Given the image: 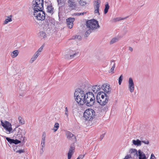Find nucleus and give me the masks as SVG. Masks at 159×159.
<instances>
[{"label": "nucleus", "instance_id": "obj_35", "mask_svg": "<svg viewBox=\"0 0 159 159\" xmlns=\"http://www.w3.org/2000/svg\"><path fill=\"white\" fill-rule=\"evenodd\" d=\"M92 31V30H91L90 29H88V30H87V31L85 33V34L84 35L85 37H88L89 35V34L91 33Z\"/></svg>", "mask_w": 159, "mask_h": 159}, {"label": "nucleus", "instance_id": "obj_47", "mask_svg": "<svg viewBox=\"0 0 159 159\" xmlns=\"http://www.w3.org/2000/svg\"><path fill=\"white\" fill-rule=\"evenodd\" d=\"M45 137H46V134L44 132L43 133V134L42 136V138L45 139Z\"/></svg>", "mask_w": 159, "mask_h": 159}, {"label": "nucleus", "instance_id": "obj_13", "mask_svg": "<svg viewBox=\"0 0 159 159\" xmlns=\"http://www.w3.org/2000/svg\"><path fill=\"white\" fill-rule=\"evenodd\" d=\"M129 155L132 158H134V156H137L138 151L135 149L131 148L129 149Z\"/></svg>", "mask_w": 159, "mask_h": 159}, {"label": "nucleus", "instance_id": "obj_29", "mask_svg": "<svg viewBox=\"0 0 159 159\" xmlns=\"http://www.w3.org/2000/svg\"><path fill=\"white\" fill-rule=\"evenodd\" d=\"M111 65H112V67L111 68V69H110V70L109 72H110V73L111 72L112 73H114V68H115V63L114 61H111Z\"/></svg>", "mask_w": 159, "mask_h": 159}, {"label": "nucleus", "instance_id": "obj_41", "mask_svg": "<svg viewBox=\"0 0 159 159\" xmlns=\"http://www.w3.org/2000/svg\"><path fill=\"white\" fill-rule=\"evenodd\" d=\"M43 48V46H41L35 53H38V55H39L40 54L39 53L42 52Z\"/></svg>", "mask_w": 159, "mask_h": 159}, {"label": "nucleus", "instance_id": "obj_24", "mask_svg": "<svg viewBox=\"0 0 159 159\" xmlns=\"http://www.w3.org/2000/svg\"><path fill=\"white\" fill-rule=\"evenodd\" d=\"M102 93L104 94L105 93H104L103 92H100L99 93H98L97 95V98H98V99L105 98V96H104L103 94H102Z\"/></svg>", "mask_w": 159, "mask_h": 159}, {"label": "nucleus", "instance_id": "obj_39", "mask_svg": "<svg viewBox=\"0 0 159 159\" xmlns=\"http://www.w3.org/2000/svg\"><path fill=\"white\" fill-rule=\"evenodd\" d=\"M123 79V76L122 75H121L119 78V85H120L122 82V80Z\"/></svg>", "mask_w": 159, "mask_h": 159}, {"label": "nucleus", "instance_id": "obj_10", "mask_svg": "<svg viewBox=\"0 0 159 159\" xmlns=\"http://www.w3.org/2000/svg\"><path fill=\"white\" fill-rule=\"evenodd\" d=\"M128 88L131 93L134 92V84L133 80L131 78H129L128 81Z\"/></svg>", "mask_w": 159, "mask_h": 159}, {"label": "nucleus", "instance_id": "obj_22", "mask_svg": "<svg viewBox=\"0 0 159 159\" xmlns=\"http://www.w3.org/2000/svg\"><path fill=\"white\" fill-rule=\"evenodd\" d=\"M132 142L134 145L137 146H140L141 145V140H140L139 139L133 140Z\"/></svg>", "mask_w": 159, "mask_h": 159}, {"label": "nucleus", "instance_id": "obj_20", "mask_svg": "<svg viewBox=\"0 0 159 159\" xmlns=\"http://www.w3.org/2000/svg\"><path fill=\"white\" fill-rule=\"evenodd\" d=\"M69 6L71 9H75L76 6V4L74 0H69L68 2Z\"/></svg>", "mask_w": 159, "mask_h": 159}, {"label": "nucleus", "instance_id": "obj_51", "mask_svg": "<svg viewBox=\"0 0 159 159\" xmlns=\"http://www.w3.org/2000/svg\"><path fill=\"white\" fill-rule=\"evenodd\" d=\"M129 50L131 52H132L133 50V48L131 47H129Z\"/></svg>", "mask_w": 159, "mask_h": 159}, {"label": "nucleus", "instance_id": "obj_11", "mask_svg": "<svg viewBox=\"0 0 159 159\" xmlns=\"http://www.w3.org/2000/svg\"><path fill=\"white\" fill-rule=\"evenodd\" d=\"M102 89L104 91L105 93L109 94L110 93L111 89L109 85H108L106 84H104L101 87Z\"/></svg>", "mask_w": 159, "mask_h": 159}, {"label": "nucleus", "instance_id": "obj_28", "mask_svg": "<svg viewBox=\"0 0 159 159\" xmlns=\"http://www.w3.org/2000/svg\"><path fill=\"white\" fill-rule=\"evenodd\" d=\"M47 11L50 13H52L53 12V8L51 5H48L47 6Z\"/></svg>", "mask_w": 159, "mask_h": 159}, {"label": "nucleus", "instance_id": "obj_42", "mask_svg": "<svg viewBox=\"0 0 159 159\" xmlns=\"http://www.w3.org/2000/svg\"><path fill=\"white\" fill-rule=\"evenodd\" d=\"M86 13V12L80 13V12H77L75 14L76 16H80V15H83L84 14H85Z\"/></svg>", "mask_w": 159, "mask_h": 159}, {"label": "nucleus", "instance_id": "obj_34", "mask_svg": "<svg viewBox=\"0 0 159 159\" xmlns=\"http://www.w3.org/2000/svg\"><path fill=\"white\" fill-rule=\"evenodd\" d=\"M72 39H78V40H80L81 39V36L78 35H76L74 36L72 38Z\"/></svg>", "mask_w": 159, "mask_h": 159}, {"label": "nucleus", "instance_id": "obj_49", "mask_svg": "<svg viewBox=\"0 0 159 159\" xmlns=\"http://www.w3.org/2000/svg\"><path fill=\"white\" fill-rule=\"evenodd\" d=\"M84 155H80L78 157L80 159L83 158L84 157Z\"/></svg>", "mask_w": 159, "mask_h": 159}, {"label": "nucleus", "instance_id": "obj_4", "mask_svg": "<svg viewBox=\"0 0 159 159\" xmlns=\"http://www.w3.org/2000/svg\"><path fill=\"white\" fill-rule=\"evenodd\" d=\"M95 116V112L91 109L86 110L84 113V117L86 120L89 121H92L94 118Z\"/></svg>", "mask_w": 159, "mask_h": 159}, {"label": "nucleus", "instance_id": "obj_43", "mask_svg": "<svg viewBox=\"0 0 159 159\" xmlns=\"http://www.w3.org/2000/svg\"><path fill=\"white\" fill-rule=\"evenodd\" d=\"M68 111L67 108V107H65V115L67 117H68Z\"/></svg>", "mask_w": 159, "mask_h": 159}, {"label": "nucleus", "instance_id": "obj_7", "mask_svg": "<svg viewBox=\"0 0 159 159\" xmlns=\"http://www.w3.org/2000/svg\"><path fill=\"white\" fill-rule=\"evenodd\" d=\"M2 125L5 129L6 130L8 133L7 134H10L11 133H13L15 131H16L15 129L12 130L11 127V125L7 121H5L4 123L3 122L2 120L1 121Z\"/></svg>", "mask_w": 159, "mask_h": 159}, {"label": "nucleus", "instance_id": "obj_33", "mask_svg": "<svg viewBox=\"0 0 159 159\" xmlns=\"http://www.w3.org/2000/svg\"><path fill=\"white\" fill-rule=\"evenodd\" d=\"M18 119L19 120V123L20 124L23 125L24 124V119H23L21 117H19Z\"/></svg>", "mask_w": 159, "mask_h": 159}, {"label": "nucleus", "instance_id": "obj_30", "mask_svg": "<svg viewBox=\"0 0 159 159\" xmlns=\"http://www.w3.org/2000/svg\"><path fill=\"white\" fill-rule=\"evenodd\" d=\"M46 34L43 31H41L40 32L39 35V37L41 38V39H45L46 37Z\"/></svg>", "mask_w": 159, "mask_h": 159}, {"label": "nucleus", "instance_id": "obj_5", "mask_svg": "<svg viewBox=\"0 0 159 159\" xmlns=\"http://www.w3.org/2000/svg\"><path fill=\"white\" fill-rule=\"evenodd\" d=\"M43 9L34 10L33 16L35 18L38 20H43L45 18V13L43 10Z\"/></svg>", "mask_w": 159, "mask_h": 159}, {"label": "nucleus", "instance_id": "obj_31", "mask_svg": "<svg viewBox=\"0 0 159 159\" xmlns=\"http://www.w3.org/2000/svg\"><path fill=\"white\" fill-rule=\"evenodd\" d=\"M109 8V6L108 5V3H107V4L105 5V7L104 10V13L105 14H106L108 11V9Z\"/></svg>", "mask_w": 159, "mask_h": 159}, {"label": "nucleus", "instance_id": "obj_26", "mask_svg": "<svg viewBox=\"0 0 159 159\" xmlns=\"http://www.w3.org/2000/svg\"><path fill=\"white\" fill-rule=\"evenodd\" d=\"M128 16H127L124 18H122L121 17H117L113 18L112 20V21L113 22H115L117 21H118L121 20H124L126 19L128 17Z\"/></svg>", "mask_w": 159, "mask_h": 159}, {"label": "nucleus", "instance_id": "obj_3", "mask_svg": "<svg viewBox=\"0 0 159 159\" xmlns=\"http://www.w3.org/2000/svg\"><path fill=\"white\" fill-rule=\"evenodd\" d=\"M86 28L92 30L99 28L98 22L92 19L87 20L86 22Z\"/></svg>", "mask_w": 159, "mask_h": 159}, {"label": "nucleus", "instance_id": "obj_27", "mask_svg": "<svg viewBox=\"0 0 159 159\" xmlns=\"http://www.w3.org/2000/svg\"><path fill=\"white\" fill-rule=\"evenodd\" d=\"M39 56L38 53L34 54L33 56L31 58L30 61V62L31 63H33L34 61L37 59L38 56Z\"/></svg>", "mask_w": 159, "mask_h": 159}, {"label": "nucleus", "instance_id": "obj_6", "mask_svg": "<svg viewBox=\"0 0 159 159\" xmlns=\"http://www.w3.org/2000/svg\"><path fill=\"white\" fill-rule=\"evenodd\" d=\"M32 4L34 10L43 9V0H33Z\"/></svg>", "mask_w": 159, "mask_h": 159}, {"label": "nucleus", "instance_id": "obj_44", "mask_svg": "<svg viewBox=\"0 0 159 159\" xmlns=\"http://www.w3.org/2000/svg\"><path fill=\"white\" fill-rule=\"evenodd\" d=\"M129 158H132L130 156L129 154L126 156L125 158L123 159H129Z\"/></svg>", "mask_w": 159, "mask_h": 159}, {"label": "nucleus", "instance_id": "obj_2", "mask_svg": "<svg viewBox=\"0 0 159 159\" xmlns=\"http://www.w3.org/2000/svg\"><path fill=\"white\" fill-rule=\"evenodd\" d=\"M85 101V104L88 107L93 105L95 102V98L93 93L89 92L87 93Z\"/></svg>", "mask_w": 159, "mask_h": 159}, {"label": "nucleus", "instance_id": "obj_19", "mask_svg": "<svg viewBox=\"0 0 159 159\" xmlns=\"http://www.w3.org/2000/svg\"><path fill=\"white\" fill-rule=\"evenodd\" d=\"M79 52L77 51L71 50L70 52V57L69 59H72L76 57L78 54Z\"/></svg>", "mask_w": 159, "mask_h": 159}, {"label": "nucleus", "instance_id": "obj_45", "mask_svg": "<svg viewBox=\"0 0 159 159\" xmlns=\"http://www.w3.org/2000/svg\"><path fill=\"white\" fill-rule=\"evenodd\" d=\"M24 152V150H21V149L16 151V153L18 152L20 153H21Z\"/></svg>", "mask_w": 159, "mask_h": 159}, {"label": "nucleus", "instance_id": "obj_52", "mask_svg": "<svg viewBox=\"0 0 159 159\" xmlns=\"http://www.w3.org/2000/svg\"><path fill=\"white\" fill-rule=\"evenodd\" d=\"M45 143H41V145L42 146V147L44 148L45 147Z\"/></svg>", "mask_w": 159, "mask_h": 159}, {"label": "nucleus", "instance_id": "obj_25", "mask_svg": "<svg viewBox=\"0 0 159 159\" xmlns=\"http://www.w3.org/2000/svg\"><path fill=\"white\" fill-rule=\"evenodd\" d=\"M19 52L18 50H15L11 52V56L12 58H15L18 55Z\"/></svg>", "mask_w": 159, "mask_h": 159}, {"label": "nucleus", "instance_id": "obj_15", "mask_svg": "<svg viewBox=\"0 0 159 159\" xmlns=\"http://www.w3.org/2000/svg\"><path fill=\"white\" fill-rule=\"evenodd\" d=\"M139 159H147L148 157H146L145 154L141 150H138V153L137 156Z\"/></svg>", "mask_w": 159, "mask_h": 159}, {"label": "nucleus", "instance_id": "obj_54", "mask_svg": "<svg viewBox=\"0 0 159 159\" xmlns=\"http://www.w3.org/2000/svg\"><path fill=\"white\" fill-rule=\"evenodd\" d=\"M43 147H41V149L42 150H43Z\"/></svg>", "mask_w": 159, "mask_h": 159}, {"label": "nucleus", "instance_id": "obj_48", "mask_svg": "<svg viewBox=\"0 0 159 159\" xmlns=\"http://www.w3.org/2000/svg\"><path fill=\"white\" fill-rule=\"evenodd\" d=\"M105 134L104 133L100 136L101 140H102L103 139L104 136Z\"/></svg>", "mask_w": 159, "mask_h": 159}, {"label": "nucleus", "instance_id": "obj_9", "mask_svg": "<svg viewBox=\"0 0 159 159\" xmlns=\"http://www.w3.org/2000/svg\"><path fill=\"white\" fill-rule=\"evenodd\" d=\"M104 95L105 96V98L104 99H98L97 98V102L100 104L102 106L105 105L108 102V99L109 98L108 96L106 93H104Z\"/></svg>", "mask_w": 159, "mask_h": 159}, {"label": "nucleus", "instance_id": "obj_50", "mask_svg": "<svg viewBox=\"0 0 159 159\" xmlns=\"http://www.w3.org/2000/svg\"><path fill=\"white\" fill-rule=\"evenodd\" d=\"M45 139L42 138V141H41V143H45Z\"/></svg>", "mask_w": 159, "mask_h": 159}, {"label": "nucleus", "instance_id": "obj_12", "mask_svg": "<svg viewBox=\"0 0 159 159\" xmlns=\"http://www.w3.org/2000/svg\"><path fill=\"white\" fill-rule=\"evenodd\" d=\"M75 20V18H74L70 17L66 19L67 24L69 28L71 29L72 28L73 25V22Z\"/></svg>", "mask_w": 159, "mask_h": 159}, {"label": "nucleus", "instance_id": "obj_23", "mask_svg": "<svg viewBox=\"0 0 159 159\" xmlns=\"http://www.w3.org/2000/svg\"><path fill=\"white\" fill-rule=\"evenodd\" d=\"M7 18L4 21L3 24L4 25L6 24H7L9 22H10L12 21V16L10 15L7 16H6Z\"/></svg>", "mask_w": 159, "mask_h": 159}, {"label": "nucleus", "instance_id": "obj_46", "mask_svg": "<svg viewBox=\"0 0 159 159\" xmlns=\"http://www.w3.org/2000/svg\"><path fill=\"white\" fill-rule=\"evenodd\" d=\"M150 159H156V157L153 154H151Z\"/></svg>", "mask_w": 159, "mask_h": 159}, {"label": "nucleus", "instance_id": "obj_17", "mask_svg": "<svg viewBox=\"0 0 159 159\" xmlns=\"http://www.w3.org/2000/svg\"><path fill=\"white\" fill-rule=\"evenodd\" d=\"M7 141L10 143H14L15 144H17L21 143L20 141L19 140L17 139H11L7 137L4 136Z\"/></svg>", "mask_w": 159, "mask_h": 159}, {"label": "nucleus", "instance_id": "obj_36", "mask_svg": "<svg viewBox=\"0 0 159 159\" xmlns=\"http://www.w3.org/2000/svg\"><path fill=\"white\" fill-rule=\"evenodd\" d=\"M142 138L141 137L140 138V139L141 140V143H144L145 144H149V141L147 139H145L144 140H142Z\"/></svg>", "mask_w": 159, "mask_h": 159}, {"label": "nucleus", "instance_id": "obj_8", "mask_svg": "<svg viewBox=\"0 0 159 159\" xmlns=\"http://www.w3.org/2000/svg\"><path fill=\"white\" fill-rule=\"evenodd\" d=\"M16 136L17 137H16L17 139L22 141H24V139L25 137H23L22 134L25 135L26 132L24 130H22L19 128L17 130Z\"/></svg>", "mask_w": 159, "mask_h": 159}, {"label": "nucleus", "instance_id": "obj_14", "mask_svg": "<svg viewBox=\"0 0 159 159\" xmlns=\"http://www.w3.org/2000/svg\"><path fill=\"white\" fill-rule=\"evenodd\" d=\"M101 2L100 0H97L95 1L94 8H95V13H98V15H99V7Z\"/></svg>", "mask_w": 159, "mask_h": 159}, {"label": "nucleus", "instance_id": "obj_53", "mask_svg": "<svg viewBox=\"0 0 159 159\" xmlns=\"http://www.w3.org/2000/svg\"><path fill=\"white\" fill-rule=\"evenodd\" d=\"M43 151H44V150H41V151H40V154H42L43 153Z\"/></svg>", "mask_w": 159, "mask_h": 159}, {"label": "nucleus", "instance_id": "obj_16", "mask_svg": "<svg viewBox=\"0 0 159 159\" xmlns=\"http://www.w3.org/2000/svg\"><path fill=\"white\" fill-rule=\"evenodd\" d=\"M66 135L67 138L70 140H71L74 142L76 141V139L75 136L73 134H72L70 132H68L66 133Z\"/></svg>", "mask_w": 159, "mask_h": 159}, {"label": "nucleus", "instance_id": "obj_21", "mask_svg": "<svg viewBox=\"0 0 159 159\" xmlns=\"http://www.w3.org/2000/svg\"><path fill=\"white\" fill-rule=\"evenodd\" d=\"M100 89L101 87L98 85H94L92 87V91L95 93H99Z\"/></svg>", "mask_w": 159, "mask_h": 159}, {"label": "nucleus", "instance_id": "obj_56", "mask_svg": "<svg viewBox=\"0 0 159 159\" xmlns=\"http://www.w3.org/2000/svg\"><path fill=\"white\" fill-rule=\"evenodd\" d=\"M48 22L47 23V24L46 25H48Z\"/></svg>", "mask_w": 159, "mask_h": 159}, {"label": "nucleus", "instance_id": "obj_40", "mask_svg": "<svg viewBox=\"0 0 159 159\" xmlns=\"http://www.w3.org/2000/svg\"><path fill=\"white\" fill-rule=\"evenodd\" d=\"M26 87V84H25L23 83L22 84V86L21 87L20 89L22 90H24L25 89V88Z\"/></svg>", "mask_w": 159, "mask_h": 159}, {"label": "nucleus", "instance_id": "obj_32", "mask_svg": "<svg viewBox=\"0 0 159 159\" xmlns=\"http://www.w3.org/2000/svg\"><path fill=\"white\" fill-rule=\"evenodd\" d=\"M119 40L118 38L117 37H115L113 38L110 42V44H111L115 43L118 41Z\"/></svg>", "mask_w": 159, "mask_h": 159}, {"label": "nucleus", "instance_id": "obj_55", "mask_svg": "<svg viewBox=\"0 0 159 159\" xmlns=\"http://www.w3.org/2000/svg\"><path fill=\"white\" fill-rule=\"evenodd\" d=\"M77 159H80V158L78 157L77 158Z\"/></svg>", "mask_w": 159, "mask_h": 159}, {"label": "nucleus", "instance_id": "obj_1", "mask_svg": "<svg viewBox=\"0 0 159 159\" xmlns=\"http://www.w3.org/2000/svg\"><path fill=\"white\" fill-rule=\"evenodd\" d=\"M87 93H85L80 89H77L74 93L75 100L79 105H83L85 103V98Z\"/></svg>", "mask_w": 159, "mask_h": 159}, {"label": "nucleus", "instance_id": "obj_38", "mask_svg": "<svg viewBox=\"0 0 159 159\" xmlns=\"http://www.w3.org/2000/svg\"><path fill=\"white\" fill-rule=\"evenodd\" d=\"M80 4L82 6L85 5L86 3L84 0H79Z\"/></svg>", "mask_w": 159, "mask_h": 159}, {"label": "nucleus", "instance_id": "obj_37", "mask_svg": "<svg viewBox=\"0 0 159 159\" xmlns=\"http://www.w3.org/2000/svg\"><path fill=\"white\" fill-rule=\"evenodd\" d=\"M59 127V124L58 123H56L54 125V132H56L58 129Z\"/></svg>", "mask_w": 159, "mask_h": 159}, {"label": "nucleus", "instance_id": "obj_18", "mask_svg": "<svg viewBox=\"0 0 159 159\" xmlns=\"http://www.w3.org/2000/svg\"><path fill=\"white\" fill-rule=\"evenodd\" d=\"M75 148L73 145H71L70 146L69 151L68 153V159H70L72 155L74 153V150Z\"/></svg>", "mask_w": 159, "mask_h": 159}]
</instances>
